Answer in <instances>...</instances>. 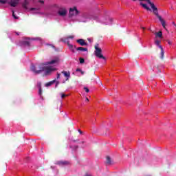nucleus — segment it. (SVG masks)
Wrapping results in <instances>:
<instances>
[{
    "label": "nucleus",
    "mask_w": 176,
    "mask_h": 176,
    "mask_svg": "<svg viewBox=\"0 0 176 176\" xmlns=\"http://www.w3.org/2000/svg\"><path fill=\"white\" fill-rule=\"evenodd\" d=\"M155 38H163V32L162 31L155 32Z\"/></svg>",
    "instance_id": "ddd939ff"
},
{
    "label": "nucleus",
    "mask_w": 176,
    "mask_h": 176,
    "mask_svg": "<svg viewBox=\"0 0 176 176\" xmlns=\"http://www.w3.org/2000/svg\"><path fill=\"white\" fill-rule=\"evenodd\" d=\"M76 72H82V69H76Z\"/></svg>",
    "instance_id": "473e14b6"
},
{
    "label": "nucleus",
    "mask_w": 176,
    "mask_h": 176,
    "mask_svg": "<svg viewBox=\"0 0 176 176\" xmlns=\"http://www.w3.org/2000/svg\"><path fill=\"white\" fill-rule=\"evenodd\" d=\"M6 2H8V0H0V3H1L2 5H5Z\"/></svg>",
    "instance_id": "b1692460"
},
{
    "label": "nucleus",
    "mask_w": 176,
    "mask_h": 176,
    "mask_svg": "<svg viewBox=\"0 0 176 176\" xmlns=\"http://www.w3.org/2000/svg\"><path fill=\"white\" fill-rule=\"evenodd\" d=\"M174 29L175 30V26H174Z\"/></svg>",
    "instance_id": "79ce46f5"
},
{
    "label": "nucleus",
    "mask_w": 176,
    "mask_h": 176,
    "mask_svg": "<svg viewBox=\"0 0 176 176\" xmlns=\"http://www.w3.org/2000/svg\"><path fill=\"white\" fill-rule=\"evenodd\" d=\"M151 32H152L153 34H156V32H155V31H151Z\"/></svg>",
    "instance_id": "4c0bfd02"
},
{
    "label": "nucleus",
    "mask_w": 176,
    "mask_h": 176,
    "mask_svg": "<svg viewBox=\"0 0 176 176\" xmlns=\"http://www.w3.org/2000/svg\"><path fill=\"white\" fill-rule=\"evenodd\" d=\"M56 164H58V166H68V164H69V162H68V161H58L56 162Z\"/></svg>",
    "instance_id": "9d476101"
},
{
    "label": "nucleus",
    "mask_w": 176,
    "mask_h": 176,
    "mask_svg": "<svg viewBox=\"0 0 176 176\" xmlns=\"http://www.w3.org/2000/svg\"><path fill=\"white\" fill-rule=\"evenodd\" d=\"M106 164H108V166H111V164H113L112 162V160L111 159V157L107 156L106 157Z\"/></svg>",
    "instance_id": "f8f14e48"
},
{
    "label": "nucleus",
    "mask_w": 176,
    "mask_h": 176,
    "mask_svg": "<svg viewBox=\"0 0 176 176\" xmlns=\"http://www.w3.org/2000/svg\"><path fill=\"white\" fill-rule=\"evenodd\" d=\"M40 3H45V1L43 0H39Z\"/></svg>",
    "instance_id": "72a5a7b5"
},
{
    "label": "nucleus",
    "mask_w": 176,
    "mask_h": 176,
    "mask_svg": "<svg viewBox=\"0 0 176 176\" xmlns=\"http://www.w3.org/2000/svg\"><path fill=\"white\" fill-rule=\"evenodd\" d=\"M76 42L80 45V46H87V43L82 38L78 39Z\"/></svg>",
    "instance_id": "1a4fd4ad"
},
{
    "label": "nucleus",
    "mask_w": 176,
    "mask_h": 176,
    "mask_svg": "<svg viewBox=\"0 0 176 176\" xmlns=\"http://www.w3.org/2000/svg\"><path fill=\"white\" fill-rule=\"evenodd\" d=\"M67 45L69 50H72V52H74V45H72V44H69V43H67Z\"/></svg>",
    "instance_id": "6ab92c4d"
},
{
    "label": "nucleus",
    "mask_w": 176,
    "mask_h": 176,
    "mask_svg": "<svg viewBox=\"0 0 176 176\" xmlns=\"http://www.w3.org/2000/svg\"><path fill=\"white\" fill-rule=\"evenodd\" d=\"M79 14V10H78V8L76 7H73L69 8V16L72 17L74 16H78Z\"/></svg>",
    "instance_id": "20e7f679"
},
{
    "label": "nucleus",
    "mask_w": 176,
    "mask_h": 176,
    "mask_svg": "<svg viewBox=\"0 0 176 176\" xmlns=\"http://www.w3.org/2000/svg\"><path fill=\"white\" fill-rule=\"evenodd\" d=\"M160 50H161L160 58L161 60H163V58H164V50H163V47H161Z\"/></svg>",
    "instance_id": "2eb2a0df"
},
{
    "label": "nucleus",
    "mask_w": 176,
    "mask_h": 176,
    "mask_svg": "<svg viewBox=\"0 0 176 176\" xmlns=\"http://www.w3.org/2000/svg\"><path fill=\"white\" fill-rule=\"evenodd\" d=\"M140 5H141V6H142V8L146 9V10H151V8H149V7H148V6H146V4L141 3Z\"/></svg>",
    "instance_id": "dca6fc26"
},
{
    "label": "nucleus",
    "mask_w": 176,
    "mask_h": 176,
    "mask_svg": "<svg viewBox=\"0 0 176 176\" xmlns=\"http://www.w3.org/2000/svg\"><path fill=\"white\" fill-rule=\"evenodd\" d=\"M133 1H135V0H133Z\"/></svg>",
    "instance_id": "c03bdc74"
},
{
    "label": "nucleus",
    "mask_w": 176,
    "mask_h": 176,
    "mask_svg": "<svg viewBox=\"0 0 176 176\" xmlns=\"http://www.w3.org/2000/svg\"><path fill=\"white\" fill-rule=\"evenodd\" d=\"M16 35H19V33H16Z\"/></svg>",
    "instance_id": "37998d69"
},
{
    "label": "nucleus",
    "mask_w": 176,
    "mask_h": 176,
    "mask_svg": "<svg viewBox=\"0 0 176 176\" xmlns=\"http://www.w3.org/2000/svg\"><path fill=\"white\" fill-rule=\"evenodd\" d=\"M67 13H68V11L65 8H60L58 11V14L60 16V17H65L67 16Z\"/></svg>",
    "instance_id": "39448f33"
},
{
    "label": "nucleus",
    "mask_w": 176,
    "mask_h": 176,
    "mask_svg": "<svg viewBox=\"0 0 176 176\" xmlns=\"http://www.w3.org/2000/svg\"><path fill=\"white\" fill-rule=\"evenodd\" d=\"M61 74L64 75V77L66 78V81L69 80V78H71V72L67 71L61 72Z\"/></svg>",
    "instance_id": "6e6552de"
},
{
    "label": "nucleus",
    "mask_w": 176,
    "mask_h": 176,
    "mask_svg": "<svg viewBox=\"0 0 176 176\" xmlns=\"http://www.w3.org/2000/svg\"><path fill=\"white\" fill-rule=\"evenodd\" d=\"M142 30H145V28H144V27H142Z\"/></svg>",
    "instance_id": "a19ab883"
},
{
    "label": "nucleus",
    "mask_w": 176,
    "mask_h": 176,
    "mask_svg": "<svg viewBox=\"0 0 176 176\" xmlns=\"http://www.w3.org/2000/svg\"><path fill=\"white\" fill-rule=\"evenodd\" d=\"M58 85H60V82L56 81V87H57V86H58Z\"/></svg>",
    "instance_id": "2f4dec72"
},
{
    "label": "nucleus",
    "mask_w": 176,
    "mask_h": 176,
    "mask_svg": "<svg viewBox=\"0 0 176 176\" xmlns=\"http://www.w3.org/2000/svg\"><path fill=\"white\" fill-rule=\"evenodd\" d=\"M47 46H48V47H52V49H54V50H56V47L52 44H47Z\"/></svg>",
    "instance_id": "412c9836"
},
{
    "label": "nucleus",
    "mask_w": 176,
    "mask_h": 176,
    "mask_svg": "<svg viewBox=\"0 0 176 176\" xmlns=\"http://www.w3.org/2000/svg\"><path fill=\"white\" fill-rule=\"evenodd\" d=\"M28 5H30V2H28V0H25L22 4V6L23 9H25L27 10V9H28Z\"/></svg>",
    "instance_id": "9b49d317"
},
{
    "label": "nucleus",
    "mask_w": 176,
    "mask_h": 176,
    "mask_svg": "<svg viewBox=\"0 0 176 176\" xmlns=\"http://www.w3.org/2000/svg\"><path fill=\"white\" fill-rule=\"evenodd\" d=\"M95 47V56L98 57V58H102L103 60H105V57L104 55H102V50L100 48L98 43H96L94 46Z\"/></svg>",
    "instance_id": "7ed1b4c3"
},
{
    "label": "nucleus",
    "mask_w": 176,
    "mask_h": 176,
    "mask_svg": "<svg viewBox=\"0 0 176 176\" xmlns=\"http://www.w3.org/2000/svg\"><path fill=\"white\" fill-rule=\"evenodd\" d=\"M12 17H14V19H17V16H16V15L14 14V11H12Z\"/></svg>",
    "instance_id": "bb28decb"
},
{
    "label": "nucleus",
    "mask_w": 176,
    "mask_h": 176,
    "mask_svg": "<svg viewBox=\"0 0 176 176\" xmlns=\"http://www.w3.org/2000/svg\"><path fill=\"white\" fill-rule=\"evenodd\" d=\"M85 100H86V101H89V98H86Z\"/></svg>",
    "instance_id": "58836bf2"
},
{
    "label": "nucleus",
    "mask_w": 176,
    "mask_h": 176,
    "mask_svg": "<svg viewBox=\"0 0 176 176\" xmlns=\"http://www.w3.org/2000/svg\"><path fill=\"white\" fill-rule=\"evenodd\" d=\"M67 39H74V36H68Z\"/></svg>",
    "instance_id": "c85d7f7f"
},
{
    "label": "nucleus",
    "mask_w": 176,
    "mask_h": 176,
    "mask_svg": "<svg viewBox=\"0 0 176 176\" xmlns=\"http://www.w3.org/2000/svg\"><path fill=\"white\" fill-rule=\"evenodd\" d=\"M80 73H81L82 75H84V74H85V72H83V71H82V70H81Z\"/></svg>",
    "instance_id": "c9c22d12"
},
{
    "label": "nucleus",
    "mask_w": 176,
    "mask_h": 176,
    "mask_svg": "<svg viewBox=\"0 0 176 176\" xmlns=\"http://www.w3.org/2000/svg\"><path fill=\"white\" fill-rule=\"evenodd\" d=\"M38 94L39 96H42V87H39L38 88Z\"/></svg>",
    "instance_id": "4be33fe9"
},
{
    "label": "nucleus",
    "mask_w": 176,
    "mask_h": 176,
    "mask_svg": "<svg viewBox=\"0 0 176 176\" xmlns=\"http://www.w3.org/2000/svg\"><path fill=\"white\" fill-rule=\"evenodd\" d=\"M20 0H10L8 2V5L11 6L12 8H16L19 5Z\"/></svg>",
    "instance_id": "0eeeda50"
},
{
    "label": "nucleus",
    "mask_w": 176,
    "mask_h": 176,
    "mask_svg": "<svg viewBox=\"0 0 176 176\" xmlns=\"http://www.w3.org/2000/svg\"><path fill=\"white\" fill-rule=\"evenodd\" d=\"M78 133H79L80 134H83V132L82 131V130L78 129Z\"/></svg>",
    "instance_id": "7c9ffc66"
},
{
    "label": "nucleus",
    "mask_w": 176,
    "mask_h": 176,
    "mask_svg": "<svg viewBox=\"0 0 176 176\" xmlns=\"http://www.w3.org/2000/svg\"><path fill=\"white\" fill-rule=\"evenodd\" d=\"M166 42H168V45H172V43L170 40H166Z\"/></svg>",
    "instance_id": "c756f323"
},
{
    "label": "nucleus",
    "mask_w": 176,
    "mask_h": 176,
    "mask_svg": "<svg viewBox=\"0 0 176 176\" xmlns=\"http://www.w3.org/2000/svg\"><path fill=\"white\" fill-rule=\"evenodd\" d=\"M22 44L24 46H30V41H23Z\"/></svg>",
    "instance_id": "aec40b11"
},
{
    "label": "nucleus",
    "mask_w": 176,
    "mask_h": 176,
    "mask_svg": "<svg viewBox=\"0 0 176 176\" xmlns=\"http://www.w3.org/2000/svg\"><path fill=\"white\" fill-rule=\"evenodd\" d=\"M60 61V58L58 57L55 58L54 59H52V60L45 63V64L42 63L38 66V70H36V67L35 65H32L30 69L32 72L36 74V75H38L39 74H41V72H43V71H45L46 66L45 65H52L53 64H57Z\"/></svg>",
    "instance_id": "f257e3e1"
},
{
    "label": "nucleus",
    "mask_w": 176,
    "mask_h": 176,
    "mask_svg": "<svg viewBox=\"0 0 176 176\" xmlns=\"http://www.w3.org/2000/svg\"><path fill=\"white\" fill-rule=\"evenodd\" d=\"M146 1V2H147L148 3V5H150L151 9H153V12L154 13V14H155V16L157 17V19L160 20L162 27L164 28V30H166V32H169L168 30H167V28H166V21H164V19H163V18H162V16L160 15H159V12L157 11V8H156L155 6V4L151 2V0H144Z\"/></svg>",
    "instance_id": "f03ea898"
},
{
    "label": "nucleus",
    "mask_w": 176,
    "mask_h": 176,
    "mask_svg": "<svg viewBox=\"0 0 176 176\" xmlns=\"http://www.w3.org/2000/svg\"><path fill=\"white\" fill-rule=\"evenodd\" d=\"M80 64H83L85 63V59L83 58H79Z\"/></svg>",
    "instance_id": "5701e85b"
},
{
    "label": "nucleus",
    "mask_w": 176,
    "mask_h": 176,
    "mask_svg": "<svg viewBox=\"0 0 176 176\" xmlns=\"http://www.w3.org/2000/svg\"><path fill=\"white\" fill-rule=\"evenodd\" d=\"M61 98H64L65 97H68V95H65V94H60Z\"/></svg>",
    "instance_id": "393cba45"
},
{
    "label": "nucleus",
    "mask_w": 176,
    "mask_h": 176,
    "mask_svg": "<svg viewBox=\"0 0 176 176\" xmlns=\"http://www.w3.org/2000/svg\"><path fill=\"white\" fill-rule=\"evenodd\" d=\"M172 24L174 25V27H175V30H176V24H175V22H172Z\"/></svg>",
    "instance_id": "f704fd0d"
},
{
    "label": "nucleus",
    "mask_w": 176,
    "mask_h": 176,
    "mask_svg": "<svg viewBox=\"0 0 176 176\" xmlns=\"http://www.w3.org/2000/svg\"><path fill=\"white\" fill-rule=\"evenodd\" d=\"M76 50L79 52V51H81V52H87V48H85V47H76Z\"/></svg>",
    "instance_id": "4468645a"
},
{
    "label": "nucleus",
    "mask_w": 176,
    "mask_h": 176,
    "mask_svg": "<svg viewBox=\"0 0 176 176\" xmlns=\"http://www.w3.org/2000/svg\"><path fill=\"white\" fill-rule=\"evenodd\" d=\"M84 90H85L86 93H89L90 91V89L86 87H84Z\"/></svg>",
    "instance_id": "a878e982"
},
{
    "label": "nucleus",
    "mask_w": 176,
    "mask_h": 176,
    "mask_svg": "<svg viewBox=\"0 0 176 176\" xmlns=\"http://www.w3.org/2000/svg\"><path fill=\"white\" fill-rule=\"evenodd\" d=\"M54 83H56V80H52V81H50V82L46 83V84H45V86H46L47 87H49V86H52V85H53Z\"/></svg>",
    "instance_id": "f3484780"
},
{
    "label": "nucleus",
    "mask_w": 176,
    "mask_h": 176,
    "mask_svg": "<svg viewBox=\"0 0 176 176\" xmlns=\"http://www.w3.org/2000/svg\"><path fill=\"white\" fill-rule=\"evenodd\" d=\"M148 30L152 32V29L149 28Z\"/></svg>",
    "instance_id": "ea45409f"
},
{
    "label": "nucleus",
    "mask_w": 176,
    "mask_h": 176,
    "mask_svg": "<svg viewBox=\"0 0 176 176\" xmlns=\"http://www.w3.org/2000/svg\"><path fill=\"white\" fill-rule=\"evenodd\" d=\"M30 10H35V8H30Z\"/></svg>",
    "instance_id": "e433bc0d"
},
{
    "label": "nucleus",
    "mask_w": 176,
    "mask_h": 176,
    "mask_svg": "<svg viewBox=\"0 0 176 176\" xmlns=\"http://www.w3.org/2000/svg\"><path fill=\"white\" fill-rule=\"evenodd\" d=\"M155 45H156V46H158V47H160V49H162V47H162V45H160V41H159V40L155 41Z\"/></svg>",
    "instance_id": "a211bd4d"
},
{
    "label": "nucleus",
    "mask_w": 176,
    "mask_h": 176,
    "mask_svg": "<svg viewBox=\"0 0 176 176\" xmlns=\"http://www.w3.org/2000/svg\"><path fill=\"white\" fill-rule=\"evenodd\" d=\"M60 76H61V74L60 73H57L56 79H60Z\"/></svg>",
    "instance_id": "cd10ccee"
},
{
    "label": "nucleus",
    "mask_w": 176,
    "mask_h": 176,
    "mask_svg": "<svg viewBox=\"0 0 176 176\" xmlns=\"http://www.w3.org/2000/svg\"><path fill=\"white\" fill-rule=\"evenodd\" d=\"M54 71H57V69L53 68L52 67H45V75H50L52 72H54Z\"/></svg>",
    "instance_id": "423d86ee"
}]
</instances>
